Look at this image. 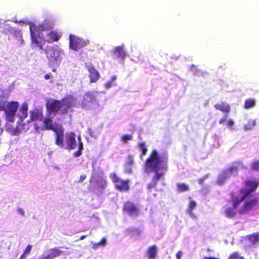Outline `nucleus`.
<instances>
[{
  "label": "nucleus",
  "mask_w": 259,
  "mask_h": 259,
  "mask_svg": "<svg viewBox=\"0 0 259 259\" xmlns=\"http://www.w3.org/2000/svg\"><path fill=\"white\" fill-rule=\"evenodd\" d=\"M247 188H241L238 190V195L232 192L230 194L232 206L236 208L240 202L243 201L242 206L238 212L240 214H245L253 208L258 203V199L253 195H249L257 188L258 183L255 180H247L244 182Z\"/></svg>",
  "instance_id": "obj_1"
},
{
  "label": "nucleus",
  "mask_w": 259,
  "mask_h": 259,
  "mask_svg": "<svg viewBox=\"0 0 259 259\" xmlns=\"http://www.w3.org/2000/svg\"><path fill=\"white\" fill-rule=\"evenodd\" d=\"M167 154L160 156L156 149H153L149 157L146 159L145 162V170L155 172L151 182L147 185V187L149 190L151 191L153 188H155L158 181L164 175V172H159L158 170L160 169L164 170L167 169Z\"/></svg>",
  "instance_id": "obj_2"
},
{
  "label": "nucleus",
  "mask_w": 259,
  "mask_h": 259,
  "mask_svg": "<svg viewBox=\"0 0 259 259\" xmlns=\"http://www.w3.org/2000/svg\"><path fill=\"white\" fill-rule=\"evenodd\" d=\"M77 143L75 139V134L73 132L67 133L65 136V143L66 148L68 150L74 149L78 146V150L74 152L73 155L75 157H79L82 155V151L83 149V144L81 141V137H77Z\"/></svg>",
  "instance_id": "obj_3"
},
{
  "label": "nucleus",
  "mask_w": 259,
  "mask_h": 259,
  "mask_svg": "<svg viewBox=\"0 0 259 259\" xmlns=\"http://www.w3.org/2000/svg\"><path fill=\"white\" fill-rule=\"evenodd\" d=\"M19 106L18 101L1 102L0 112L4 111L6 119L9 122H14L15 116Z\"/></svg>",
  "instance_id": "obj_4"
},
{
  "label": "nucleus",
  "mask_w": 259,
  "mask_h": 259,
  "mask_svg": "<svg viewBox=\"0 0 259 259\" xmlns=\"http://www.w3.org/2000/svg\"><path fill=\"white\" fill-rule=\"evenodd\" d=\"M69 48L74 51H77L90 44L89 39H84L72 34L69 35Z\"/></svg>",
  "instance_id": "obj_5"
},
{
  "label": "nucleus",
  "mask_w": 259,
  "mask_h": 259,
  "mask_svg": "<svg viewBox=\"0 0 259 259\" xmlns=\"http://www.w3.org/2000/svg\"><path fill=\"white\" fill-rule=\"evenodd\" d=\"M97 103L94 92H87L84 94L83 99L80 104L81 108L88 110L93 107Z\"/></svg>",
  "instance_id": "obj_6"
},
{
  "label": "nucleus",
  "mask_w": 259,
  "mask_h": 259,
  "mask_svg": "<svg viewBox=\"0 0 259 259\" xmlns=\"http://www.w3.org/2000/svg\"><path fill=\"white\" fill-rule=\"evenodd\" d=\"M60 101V114H65L70 109L75 106V99L71 95H68Z\"/></svg>",
  "instance_id": "obj_7"
},
{
  "label": "nucleus",
  "mask_w": 259,
  "mask_h": 259,
  "mask_svg": "<svg viewBox=\"0 0 259 259\" xmlns=\"http://www.w3.org/2000/svg\"><path fill=\"white\" fill-rule=\"evenodd\" d=\"M110 177L112 179V182L115 184V187L117 190L125 192L129 190L130 181L128 180H122L114 172L111 173Z\"/></svg>",
  "instance_id": "obj_8"
},
{
  "label": "nucleus",
  "mask_w": 259,
  "mask_h": 259,
  "mask_svg": "<svg viewBox=\"0 0 259 259\" xmlns=\"http://www.w3.org/2000/svg\"><path fill=\"white\" fill-rule=\"evenodd\" d=\"M44 53L47 55V58L50 62H54L61 59V49L58 46H53L50 47H47L44 50Z\"/></svg>",
  "instance_id": "obj_9"
},
{
  "label": "nucleus",
  "mask_w": 259,
  "mask_h": 259,
  "mask_svg": "<svg viewBox=\"0 0 259 259\" xmlns=\"http://www.w3.org/2000/svg\"><path fill=\"white\" fill-rule=\"evenodd\" d=\"M96 179H98L96 182L97 192L98 193H102L107 185L106 179L102 176L98 175L96 169H93L92 174L90 180V182L92 183V182L95 181Z\"/></svg>",
  "instance_id": "obj_10"
},
{
  "label": "nucleus",
  "mask_w": 259,
  "mask_h": 259,
  "mask_svg": "<svg viewBox=\"0 0 259 259\" xmlns=\"http://www.w3.org/2000/svg\"><path fill=\"white\" fill-rule=\"evenodd\" d=\"M53 28V24L48 20L43 21L38 25L33 23L30 25V31H35L38 34H40L41 31L51 30Z\"/></svg>",
  "instance_id": "obj_11"
},
{
  "label": "nucleus",
  "mask_w": 259,
  "mask_h": 259,
  "mask_svg": "<svg viewBox=\"0 0 259 259\" xmlns=\"http://www.w3.org/2000/svg\"><path fill=\"white\" fill-rule=\"evenodd\" d=\"M47 116L53 114L55 115L57 113L60 114V101L57 100H51L48 101L46 104Z\"/></svg>",
  "instance_id": "obj_12"
},
{
  "label": "nucleus",
  "mask_w": 259,
  "mask_h": 259,
  "mask_svg": "<svg viewBox=\"0 0 259 259\" xmlns=\"http://www.w3.org/2000/svg\"><path fill=\"white\" fill-rule=\"evenodd\" d=\"M122 210L132 217H137L140 214V210L138 207L131 201H127L124 203Z\"/></svg>",
  "instance_id": "obj_13"
},
{
  "label": "nucleus",
  "mask_w": 259,
  "mask_h": 259,
  "mask_svg": "<svg viewBox=\"0 0 259 259\" xmlns=\"http://www.w3.org/2000/svg\"><path fill=\"white\" fill-rule=\"evenodd\" d=\"M30 36L31 39V47L34 48H38L40 50L44 52V49L43 48V45L45 44V41L40 39L39 34L35 33V31H30Z\"/></svg>",
  "instance_id": "obj_14"
},
{
  "label": "nucleus",
  "mask_w": 259,
  "mask_h": 259,
  "mask_svg": "<svg viewBox=\"0 0 259 259\" xmlns=\"http://www.w3.org/2000/svg\"><path fill=\"white\" fill-rule=\"evenodd\" d=\"M55 133V144L60 148H64V129L61 125L57 129L53 130Z\"/></svg>",
  "instance_id": "obj_15"
},
{
  "label": "nucleus",
  "mask_w": 259,
  "mask_h": 259,
  "mask_svg": "<svg viewBox=\"0 0 259 259\" xmlns=\"http://www.w3.org/2000/svg\"><path fill=\"white\" fill-rule=\"evenodd\" d=\"M85 65L89 73V77L90 79V82H96L100 77L99 73L91 63H86Z\"/></svg>",
  "instance_id": "obj_16"
},
{
  "label": "nucleus",
  "mask_w": 259,
  "mask_h": 259,
  "mask_svg": "<svg viewBox=\"0 0 259 259\" xmlns=\"http://www.w3.org/2000/svg\"><path fill=\"white\" fill-rule=\"evenodd\" d=\"M49 253L48 254H42L38 259H55L64 252L60 249L59 247L51 248L49 249Z\"/></svg>",
  "instance_id": "obj_17"
},
{
  "label": "nucleus",
  "mask_w": 259,
  "mask_h": 259,
  "mask_svg": "<svg viewBox=\"0 0 259 259\" xmlns=\"http://www.w3.org/2000/svg\"><path fill=\"white\" fill-rule=\"evenodd\" d=\"M43 117V113L41 109L34 108L30 112V118L32 121H41Z\"/></svg>",
  "instance_id": "obj_18"
},
{
  "label": "nucleus",
  "mask_w": 259,
  "mask_h": 259,
  "mask_svg": "<svg viewBox=\"0 0 259 259\" xmlns=\"http://www.w3.org/2000/svg\"><path fill=\"white\" fill-rule=\"evenodd\" d=\"M216 110H220L225 114V116H227L231 110V107L229 104L226 103L224 102L218 103L214 106Z\"/></svg>",
  "instance_id": "obj_19"
},
{
  "label": "nucleus",
  "mask_w": 259,
  "mask_h": 259,
  "mask_svg": "<svg viewBox=\"0 0 259 259\" xmlns=\"http://www.w3.org/2000/svg\"><path fill=\"white\" fill-rule=\"evenodd\" d=\"M50 116H48V117H46L43 119L44 127L42 130H52L54 129H57L59 128L60 125H57L55 126L53 125V120L50 117Z\"/></svg>",
  "instance_id": "obj_20"
},
{
  "label": "nucleus",
  "mask_w": 259,
  "mask_h": 259,
  "mask_svg": "<svg viewBox=\"0 0 259 259\" xmlns=\"http://www.w3.org/2000/svg\"><path fill=\"white\" fill-rule=\"evenodd\" d=\"M113 54L117 58H120L123 60L126 56L124 49V46H120L115 47L113 51Z\"/></svg>",
  "instance_id": "obj_21"
},
{
  "label": "nucleus",
  "mask_w": 259,
  "mask_h": 259,
  "mask_svg": "<svg viewBox=\"0 0 259 259\" xmlns=\"http://www.w3.org/2000/svg\"><path fill=\"white\" fill-rule=\"evenodd\" d=\"M61 37L57 31H51L47 34V41L49 42H53L57 41Z\"/></svg>",
  "instance_id": "obj_22"
},
{
  "label": "nucleus",
  "mask_w": 259,
  "mask_h": 259,
  "mask_svg": "<svg viewBox=\"0 0 259 259\" xmlns=\"http://www.w3.org/2000/svg\"><path fill=\"white\" fill-rule=\"evenodd\" d=\"M157 254V248L154 245L149 246L147 251V255L149 259H155Z\"/></svg>",
  "instance_id": "obj_23"
},
{
  "label": "nucleus",
  "mask_w": 259,
  "mask_h": 259,
  "mask_svg": "<svg viewBox=\"0 0 259 259\" xmlns=\"http://www.w3.org/2000/svg\"><path fill=\"white\" fill-rule=\"evenodd\" d=\"M28 105L26 103H23L19 108L20 117L21 118H25L28 115Z\"/></svg>",
  "instance_id": "obj_24"
},
{
  "label": "nucleus",
  "mask_w": 259,
  "mask_h": 259,
  "mask_svg": "<svg viewBox=\"0 0 259 259\" xmlns=\"http://www.w3.org/2000/svg\"><path fill=\"white\" fill-rule=\"evenodd\" d=\"M241 164V162L236 161L233 162V165L228 167L225 171V172L228 175L231 174L233 172H237L238 169V165Z\"/></svg>",
  "instance_id": "obj_25"
},
{
  "label": "nucleus",
  "mask_w": 259,
  "mask_h": 259,
  "mask_svg": "<svg viewBox=\"0 0 259 259\" xmlns=\"http://www.w3.org/2000/svg\"><path fill=\"white\" fill-rule=\"evenodd\" d=\"M126 234L131 236L139 235L141 231L138 228H129L126 230Z\"/></svg>",
  "instance_id": "obj_26"
},
{
  "label": "nucleus",
  "mask_w": 259,
  "mask_h": 259,
  "mask_svg": "<svg viewBox=\"0 0 259 259\" xmlns=\"http://www.w3.org/2000/svg\"><path fill=\"white\" fill-rule=\"evenodd\" d=\"M255 105V100L254 99H247L245 100L244 104V108L245 109H249L254 107Z\"/></svg>",
  "instance_id": "obj_27"
},
{
  "label": "nucleus",
  "mask_w": 259,
  "mask_h": 259,
  "mask_svg": "<svg viewBox=\"0 0 259 259\" xmlns=\"http://www.w3.org/2000/svg\"><path fill=\"white\" fill-rule=\"evenodd\" d=\"M238 206L236 207V208ZM235 209H236V208H234L233 206V208H227L225 211V215H226V217L229 218H233V217H234L235 215H236V211L235 210Z\"/></svg>",
  "instance_id": "obj_28"
},
{
  "label": "nucleus",
  "mask_w": 259,
  "mask_h": 259,
  "mask_svg": "<svg viewBox=\"0 0 259 259\" xmlns=\"http://www.w3.org/2000/svg\"><path fill=\"white\" fill-rule=\"evenodd\" d=\"M249 241L252 244H255L259 241V233H254L248 236Z\"/></svg>",
  "instance_id": "obj_29"
},
{
  "label": "nucleus",
  "mask_w": 259,
  "mask_h": 259,
  "mask_svg": "<svg viewBox=\"0 0 259 259\" xmlns=\"http://www.w3.org/2000/svg\"><path fill=\"white\" fill-rule=\"evenodd\" d=\"M116 79V76L113 75L111 77L110 80H108L104 84V87L106 89H109L111 87L115 85V81Z\"/></svg>",
  "instance_id": "obj_30"
},
{
  "label": "nucleus",
  "mask_w": 259,
  "mask_h": 259,
  "mask_svg": "<svg viewBox=\"0 0 259 259\" xmlns=\"http://www.w3.org/2000/svg\"><path fill=\"white\" fill-rule=\"evenodd\" d=\"M138 147L139 148V150L141 152L142 157L143 155H145L147 152V148L146 146V144L144 142H141L138 144Z\"/></svg>",
  "instance_id": "obj_31"
},
{
  "label": "nucleus",
  "mask_w": 259,
  "mask_h": 259,
  "mask_svg": "<svg viewBox=\"0 0 259 259\" xmlns=\"http://www.w3.org/2000/svg\"><path fill=\"white\" fill-rule=\"evenodd\" d=\"M177 187L179 192L187 191L189 189V186L185 183H178Z\"/></svg>",
  "instance_id": "obj_32"
},
{
  "label": "nucleus",
  "mask_w": 259,
  "mask_h": 259,
  "mask_svg": "<svg viewBox=\"0 0 259 259\" xmlns=\"http://www.w3.org/2000/svg\"><path fill=\"white\" fill-rule=\"evenodd\" d=\"M229 177V175H228L227 173H225V171L224 172V175L223 176H221L219 177L217 183L220 185H223L226 180Z\"/></svg>",
  "instance_id": "obj_33"
},
{
  "label": "nucleus",
  "mask_w": 259,
  "mask_h": 259,
  "mask_svg": "<svg viewBox=\"0 0 259 259\" xmlns=\"http://www.w3.org/2000/svg\"><path fill=\"white\" fill-rule=\"evenodd\" d=\"M241 258H244V257L240 256L239 252L237 251L232 252L228 257V259H241Z\"/></svg>",
  "instance_id": "obj_34"
},
{
  "label": "nucleus",
  "mask_w": 259,
  "mask_h": 259,
  "mask_svg": "<svg viewBox=\"0 0 259 259\" xmlns=\"http://www.w3.org/2000/svg\"><path fill=\"white\" fill-rule=\"evenodd\" d=\"M196 205V203L194 200H190L187 209L188 212L189 213H192V210L195 207Z\"/></svg>",
  "instance_id": "obj_35"
},
{
  "label": "nucleus",
  "mask_w": 259,
  "mask_h": 259,
  "mask_svg": "<svg viewBox=\"0 0 259 259\" xmlns=\"http://www.w3.org/2000/svg\"><path fill=\"white\" fill-rule=\"evenodd\" d=\"M121 138L123 143H126L128 141L132 140L133 137L131 135H124Z\"/></svg>",
  "instance_id": "obj_36"
},
{
  "label": "nucleus",
  "mask_w": 259,
  "mask_h": 259,
  "mask_svg": "<svg viewBox=\"0 0 259 259\" xmlns=\"http://www.w3.org/2000/svg\"><path fill=\"white\" fill-rule=\"evenodd\" d=\"M252 169L258 170L259 169V161H253L251 164Z\"/></svg>",
  "instance_id": "obj_37"
},
{
  "label": "nucleus",
  "mask_w": 259,
  "mask_h": 259,
  "mask_svg": "<svg viewBox=\"0 0 259 259\" xmlns=\"http://www.w3.org/2000/svg\"><path fill=\"white\" fill-rule=\"evenodd\" d=\"M133 163H134L133 156L132 155H130L127 157L126 164L127 165L130 166V165L133 164Z\"/></svg>",
  "instance_id": "obj_38"
},
{
  "label": "nucleus",
  "mask_w": 259,
  "mask_h": 259,
  "mask_svg": "<svg viewBox=\"0 0 259 259\" xmlns=\"http://www.w3.org/2000/svg\"><path fill=\"white\" fill-rule=\"evenodd\" d=\"M32 247L31 245H28L24 250L23 254H24L25 255V254L29 253L31 250Z\"/></svg>",
  "instance_id": "obj_39"
},
{
  "label": "nucleus",
  "mask_w": 259,
  "mask_h": 259,
  "mask_svg": "<svg viewBox=\"0 0 259 259\" xmlns=\"http://www.w3.org/2000/svg\"><path fill=\"white\" fill-rule=\"evenodd\" d=\"M106 239L102 238L99 242L96 243V245L97 246H99L100 245L104 246L106 244Z\"/></svg>",
  "instance_id": "obj_40"
},
{
  "label": "nucleus",
  "mask_w": 259,
  "mask_h": 259,
  "mask_svg": "<svg viewBox=\"0 0 259 259\" xmlns=\"http://www.w3.org/2000/svg\"><path fill=\"white\" fill-rule=\"evenodd\" d=\"M183 254V252L181 250H179L177 252L176 255V259H181V257Z\"/></svg>",
  "instance_id": "obj_41"
},
{
  "label": "nucleus",
  "mask_w": 259,
  "mask_h": 259,
  "mask_svg": "<svg viewBox=\"0 0 259 259\" xmlns=\"http://www.w3.org/2000/svg\"><path fill=\"white\" fill-rule=\"evenodd\" d=\"M86 178H87L86 175H81L79 177V180H78V183L82 182L86 179Z\"/></svg>",
  "instance_id": "obj_42"
},
{
  "label": "nucleus",
  "mask_w": 259,
  "mask_h": 259,
  "mask_svg": "<svg viewBox=\"0 0 259 259\" xmlns=\"http://www.w3.org/2000/svg\"><path fill=\"white\" fill-rule=\"evenodd\" d=\"M52 77V74L49 73L48 74H46L44 76V78L46 80L50 79Z\"/></svg>",
  "instance_id": "obj_43"
},
{
  "label": "nucleus",
  "mask_w": 259,
  "mask_h": 259,
  "mask_svg": "<svg viewBox=\"0 0 259 259\" xmlns=\"http://www.w3.org/2000/svg\"><path fill=\"white\" fill-rule=\"evenodd\" d=\"M233 124H234V121L232 119H230L228 120V123H227V125L228 126L231 127L233 125Z\"/></svg>",
  "instance_id": "obj_44"
},
{
  "label": "nucleus",
  "mask_w": 259,
  "mask_h": 259,
  "mask_svg": "<svg viewBox=\"0 0 259 259\" xmlns=\"http://www.w3.org/2000/svg\"><path fill=\"white\" fill-rule=\"evenodd\" d=\"M18 212L20 214H21L22 216H24L25 214L24 211L22 208L18 209Z\"/></svg>",
  "instance_id": "obj_45"
},
{
  "label": "nucleus",
  "mask_w": 259,
  "mask_h": 259,
  "mask_svg": "<svg viewBox=\"0 0 259 259\" xmlns=\"http://www.w3.org/2000/svg\"><path fill=\"white\" fill-rule=\"evenodd\" d=\"M226 117H223V118H222L220 119L219 122L220 124H223L224 123V122L226 121Z\"/></svg>",
  "instance_id": "obj_46"
},
{
  "label": "nucleus",
  "mask_w": 259,
  "mask_h": 259,
  "mask_svg": "<svg viewBox=\"0 0 259 259\" xmlns=\"http://www.w3.org/2000/svg\"><path fill=\"white\" fill-rule=\"evenodd\" d=\"M202 259H219L218 257H215L213 256H209V257H204Z\"/></svg>",
  "instance_id": "obj_47"
},
{
  "label": "nucleus",
  "mask_w": 259,
  "mask_h": 259,
  "mask_svg": "<svg viewBox=\"0 0 259 259\" xmlns=\"http://www.w3.org/2000/svg\"><path fill=\"white\" fill-rule=\"evenodd\" d=\"M86 237H87V235H82V236H81L80 237V238H79V240H83V239H84Z\"/></svg>",
  "instance_id": "obj_48"
},
{
  "label": "nucleus",
  "mask_w": 259,
  "mask_h": 259,
  "mask_svg": "<svg viewBox=\"0 0 259 259\" xmlns=\"http://www.w3.org/2000/svg\"><path fill=\"white\" fill-rule=\"evenodd\" d=\"M19 259H25V255L24 254H22Z\"/></svg>",
  "instance_id": "obj_49"
},
{
  "label": "nucleus",
  "mask_w": 259,
  "mask_h": 259,
  "mask_svg": "<svg viewBox=\"0 0 259 259\" xmlns=\"http://www.w3.org/2000/svg\"><path fill=\"white\" fill-rule=\"evenodd\" d=\"M99 246H97L96 244H95L94 245H93V247L95 249H96L97 248H98Z\"/></svg>",
  "instance_id": "obj_50"
},
{
  "label": "nucleus",
  "mask_w": 259,
  "mask_h": 259,
  "mask_svg": "<svg viewBox=\"0 0 259 259\" xmlns=\"http://www.w3.org/2000/svg\"><path fill=\"white\" fill-rule=\"evenodd\" d=\"M202 181H203L202 179L200 180L199 183L202 184Z\"/></svg>",
  "instance_id": "obj_51"
},
{
  "label": "nucleus",
  "mask_w": 259,
  "mask_h": 259,
  "mask_svg": "<svg viewBox=\"0 0 259 259\" xmlns=\"http://www.w3.org/2000/svg\"><path fill=\"white\" fill-rule=\"evenodd\" d=\"M149 67H151L152 68H153L154 69H155V67L154 66H149Z\"/></svg>",
  "instance_id": "obj_52"
},
{
  "label": "nucleus",
  "mask_w": 259,
  "mask_h": 259,
  "mask_svg": "<svg viewBox=\"0 0 259 259\" xmlns=\"http://www.w3.org/2000/svg\"><path fill=\"white\" fill-rule=\"evenodd\" d=\"M53 71L55 72L56 71V69H53Z\"/></svg>",
  "instance_id": "obj_53"
},
{
  "label": "nucleus",
  "mask_w": 259,
  "mask_h": 259,
  "mask_svg": "<svg viewBox=\"0 0 259 259\" xmlns=\"http://www.w3.org/2000/svg\"><path fill=\"white\" fill-rule=\"evenodd\" d=\"M64 248H65V249H68V248L66 247H64Z\"/></svg>",
  "instance_id": "obj_54"
},
{
  "label": "nucleus",
  "mask_w": 259,
  "mask_h": 259,
  "mask_svg": "<svg viewBox=\"0 0 259 259\" xmlns=\"http://www.w3.org/2000/svg\"><path fill=\"white\" fill-rule=\"evenodd\" d=\"M1 132H3V129L1 128Z\"/></svg>",
  "instance_id": "obj_55"
},
{
  "label": "nucleus",
  "mask_w": 259,
  "mask_h": 259,
  "mask_svg": "<svg viewBox=\"0 0 259 259\" xmlns=\"http://www.w3.org/2000/svg\"><path fill=\"white\" fill-rule=\"evenodd\" d=\"M67 254H70V252H68Z\"/></svg>",
  "instance_id": "obj_56"
},
{
  "label": "nucleus",
  "mask_w": 259,
  "mask_h": 259,
  "mask_svg": "<svg viewBox=\"0 0 259 259\" xmlns=\"http://www.w3.org/2000/svg\"><path fill=\"white\" fill-rule=\"evenodd\" d=\"M241 259H244V258H241Z\"/></svg>",
  "instance_id": "obj_57"
}]
</instances>
